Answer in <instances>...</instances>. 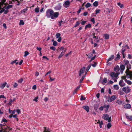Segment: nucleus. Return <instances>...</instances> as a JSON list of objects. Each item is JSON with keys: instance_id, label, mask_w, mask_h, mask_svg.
<instances>
[{"instance_id": "1", "label": "nucleus", "mask_w": 132, "mask_h": 132, "mask_svg": "<svg viewBox=\"0 0 132 132\" xmlns=\"http://www.w3.org/2000/svg\"><path fill=\"white\" fill-rule=\"evenodd\" d=\"M123 62L127 66V69L126 71L128 72H129V73H132V71L129 70L131 68V65L129 63V61L125 59L123 60Z\"/></svg>"}, {"instance_id": "2", "label": "nucleus", "mask_w": 132, "mask_h": 132, "mask_svg": "<svg viewBox=\"0 0 132 132\" xmlns=\"http://www.w3.org/2000/svg\"><path fill=\"white\" fill-rule=\"evenodd\" d=\"M126 71V76H122L121 78L125 80V81H126V80H127L126 79V78H130L132 77V73H129V72Z\"/></svg>"}, {"instance_id": "3", "label": "nucleus", "mask_w": 132, "mask_h": 132, "mask_svg": "<svg viewBox=\"0 0 132 132\" xmlns=\"http://www.w3.org/2000/svg\"><path fill=\"white\" fill-rule=\"evenodd\" d=\"M53 14V11L51 9L48 10L46 11V16L48 18H51Z\"/></svg>"}, {"instance_id": "4", "label": "nucleus", "mask_w": 132, "mask_h": 132, "mask_svg": "<svg viewBox=\"0 0 132 132\" xmlns=\"http://www.w3.org/2000/svg\"><path fill=\"white\" fill-rule=\"evenodd\" d=\"M122 90L125 93H128L130 92L131 89L128 86H127L123 87Z\"/></svg>"}, {"instance_id": "5", "label": "nucleus", "mask_w": 132, "mask_h": 132, "mask_svg": "<svg viewBox=\"0 0 132 132\" xmlns=\"http://www.w3.org/2000/svg\"><path fill=\"white\" fill-rule=\"evenodd\" d=\"M71 2L67 0L65 1L63 4V5L64 7L65 8H67L69 7Z\"/></svg>"}, {"instance_id": "6", "label": "nucleus", "mask_w": 132, "mask_h": 132, "mask_svg": "<svg viewBox=\"0 0 132 132\" xmlns=\"http://www.w3.org/2000/svg\"><path fill=\"white\" fill-rule=\"evenodd\" d=\"M118 75L119 74L117 72L115 73L114 72H112L110 74V75L112 78H113L114 77L117 78L118 76Z\"/></svg>"}, {"instance_id": "7", "label": "nucleus", "mask_w": 132, "mask_h": 132, "mask_svg": "<svg viewBox=\"0 0 132 132\" xmlns=\"http://www.w3.org/2000/svg\"><path fill=\"white\" fill-rule=\"evenodd\" d=\"M59 14V13L58 12H56L54 13L53 12V14L51 18L52 19H54V18H57Z\"/></svg>"}, {"instance_id": "8", "label": "nucleus", "mask_w": 132, "mask_h": 132, "mask_svg": "<svg viewBox=\"0 0 132 132\" xmlns=\"http://www.w3.org/2000/svg\"><path fill=\"white\" fill-rule=\"evenodd\" d=\"M117 98V96L116 95H112L110 98L109 100H108V101L109 102H111L114 101Z\"/></svg>"}, {"instance_id": "9", "label": "nucleus", "mask_w": 132, "mask_h": 132, "mask_svg": "<svg viewBox=\"0 0 132 132\" xmlns=\"http://www.w3.org/2000/svg\"><path fill=\"white\" fill-rule=\"evenodd\" d=\"M85 68V67H83L80 69L79 74V76H80L84 72Z\"/></svg>"}, {"instance_id": "10", "label": "nucleus", "mask_w": 132, "mask_h": 132, "mask_svg": "<svg viewBox=\"0 0 132 132\" xmlns=\"http://www.w3.org/2000/svg\"><path fill=\"white\" fill-rule=\"evenodd\" d=\"M109 116L107 114H104L102 118L106 120H108L109 119Z\"/></svg>"}, {"instance_id": "11", "label": "nucleus", "mask_w": 132, "mask_h": 132, "mask_svg": "<svg viewBox=\"0 0 132 132\" xmlns=\"http://www.w3.org/2000/svg\"><path fill=\"white\" fill-rule=\"evenodd\" d=\"M114 55H112L107 60V61H106V63H108L109 61H111L113 59H114Z\"/></svg>"}, {"instance_id": "12", "label": "nucleus", "mask_w": 132, "mask_h": 132, "mask_svg": "<svg viewBox=\"0 0 132 132\" xmlns=\"http://www.w3.org/2000/svg\"><path fill=\"white\" fill-rule=\"evenodd\" d=\"M119 84L121 87H123L125 85V84L124 82L122 80H121L119 81Z\"/></svg>"}, {"instance_id": "13", "label": "nucleus", "mask_w": 132, "mask_h": 132, "mask_svg": "<svg viewBox=\"0 0 132 132\" xmlns=\"http://www.w3.org/2000/svg\"><path fill=\"white\" fill-rule=\"evenodd\" d=\"M123 107L124 108L126 109H129L131 108V106L130 104L128 103L124 105Z\"/></svg>"}, {"instance_id": "14", "label": "nucleus", "mask_w": 132, "mask_h": 132, "mask_svg": "<svg viewBox=\"0 0 132 132\" xmlns=\"http://www.w3.org/2000/svg\"><path fill=\"white\" fill-rule=\"evenodd\" d=\"M82 108L84 109L87 112H88L89 111V107L87 105H85L83 106Z\"/></svg>"}, {"instance_id": "15", "label": "nucleus", "mask_w": 132, "mask_h": 132, "mask_svg": "<svg viewBox=\"0 0 132 132\" xmlns=\"http://www.w3.org/2000/svg\"><path fill=\"white\" fill-rule=\"evenodd\" d=\"M126 118L129 120L130 121L132 120V116H129L127 113L125 114Z\"/></svg>"}, {"instance_id": "16", "label": "nucleus", "mask_w": 132, "mask_h": 132, "mask_svg": "<svg viewBox=\"0 0 132 132\" xmlns=\"http://www.w3.org/2000/svg\"><path fill=\"white\" fill-rule=\"evenodd\" d=\"M120 70L119 67L118 65H117L114 68V71L117 72L119 71Z\"/></svg>"}, {"instance_id": "17", "label": "nucleus", "mask_w": 132, "mask_h": 132, "mask_svg": "<svg viewBox=\"0 0 132 132\" xmlns=\"http://www.w3.org/2000/svg\"><path fill=\"white\" fill-rule=\"evenodd\" d=\"M61 5L60 4H59L57 5L55 7L54 9L56 10H59L61 9Z\"/></svg>"}, {"instance_id": "18", "label": "nucleus", "mask_w": 132, "mask_h": 132, "mask_svg": "<svg viewBox=\"0 0 132 132\" xmlns=\"http://www.w3.org/2000/svg\"><path fill=\"white\" fill-rule=\"evenodd\" d=\"M108 79L107 78H104L103 79L102 82V84H104L105 83H106Z\"/></svg>"}, {"instance_id": "19", "label": "nucleus", "mask_w": 132, "mask_h": 132, "mask_svg": "<svg viewBox=\"0 0 132 132\" xmlns=\"http://www.w3.org/2000/svg\"><path fill=\"white\" fill-rule=\"evenodd\" d=\"M120 58V56L119 55V53L118 52L117 55V57L114 58V60L115 61H117L119 60Z\"/></svg>"}, {"instance_id": "20", "label": "nucleus", "mask_w": 132, "mask_h": 132, "mask_svg": "<svg viewBox=\"0 0 132 132\" xmlns=\"http://www.w3.org/2000/svg\"><path fill=\"white\" fill-rule=\"evenodd\" d=\"M110 106L109 105H107L106 104H105L104 105V108H105V112H107L108 110V109L109 108Z\"/></svg>"}, {"instance_id": "21", "label": "nucleus", "mask_w": 132, "mask_h": 132, "mask_svg": "<svg viewBox=\"0 0 132 132\" xmlns=\"http://www.w3.org/2000/svg\"><path fill=\"white\" fill-rule=\"evenodd\" d=\"M120 68L121 69V71L122 72V73L123 71L125 69V65H121L120 66Z\"/></svg>"}, {"instance_id": "22", "label": "nucleus", "mask_w": 132, "mask_h": 132, "mask_svg": "<svg viewBox=\"0 0 132 132\" xmlns=\"http://www.w3.org/2000/svg\"><path fill=\"white\" fill-rule=\"evenodd\" d=\"M44 129L43 132H50V130L48 128L45 127H44Z\"/></svg>"}, {"instance_id": "23", "label": "nucleus", "mask_w": 132, "mask_h": 132, "mask_svg": "<svg viewBox=\"0 0 132 132\" xmlns=\"http://www.w3.org/2000/svg\"><path fill=\"white\" fill-rule=\"evenodd\" d=\"M6 84L7 83L6 82H5L3 84H1L0 87L1 88H4V87L5 86Z\"/></svg>"}, {"instance_id": "24", "label": "nucleus", "mask_w": 132, "mask_h": 132, "mask_svg": "<svg viewBox=\"0 0 132 132\" xmlns=\"http://www.w3.org/2000/svg\"><path fill=\"white\" fill-rule=\"evenodd\" d=\"M80 87V85L78 86L77 88L74 91L73 93V94L76 93L77 91L79 89Z\"/></svg>"}, {"instance_id": "25", "label": "nucleus", "mask_w": 132, "mask_h": 132, "mask_svg": "<svg viewBox=\"0 0 132 132\" xmlns=\"http://www.w3.org/2000/svg\"><path fill=\"white\" fill-rule=\"evenodd\" d=\"M104 36L105 37V39H108L109 38V35L107 34H105L104 35Z\"/></svg>"}, {"instance_id": "26", "label": "nucleus", "mask_w": 132, "mask_h": 132, "mask_svg": "<svg viewBox=\"0 0 132 132\" xmlns=\"http://www.w3.org/2000/svg\"><path fill=\"white\" fill-rule=\"evenodd\" d=\"M91 66V65L90 64H89L87 67V69H86L85 71V73L87 74V72L88 71L89 69L90 68Z\"/></svg>"}, {"instance_id": "27", "label": "nucleus", "mask_w": 132, "mask_h": 132, "mask_svg": "<svg viewBox=\"0 0 132 132\" xmlns=\"http://www.w3.org/2000/svg\"><path fill=\"white\" fill-rule=\"evenodd\" d=\"M93 5L94 6H97L98 5V2L97 1H96L93 3Z\"/></svg>"}, {"instance_id": "28", "label": "nucleus", "mask_w": 132, "mask_h": 132, "mask_svg": "<svg viewBox=\"0 0 132 132\" xmlns=\"http://www.w3.org/2000/svg\"><path fill=\"white\" fill-rule=\"evenodd\" d=\"M114 88L116 90H118L119 89V87L117 85H115L113 86Z\"/></svg>"}, {"instance_id": "29", "label": "nucleus", "mask_w": 132, "mask_h": 132, "mask_svg": "<svg viewBox=\"0 0 132 132\" xmlns=\"http://www.w3.org/2000/svg\"><path fill=\"white\" fill-rule=\"evenodd\" d=\"M125 82L129 85H131L132 84V82L130 81L127 80V79L126 80Z\"/></svg>"}, {"instance_id": "30", "label": "nucleus", "mask_w": 132, "mask_h": 132, "mask_svg": "<svg viewBox=\"0 0 132 132\" xmlns=\"http://www.w3.org/2000/svg\"><path fill=\"white\" fill-rule=\"evenodd\" d=\"M91 27V25L89 23L86 25L85 26V29H86L88 28H90Z\"/></svg>"}, {"instance_id": "31", "label": "nucleus", "mask_w": 132, "mask_h": 132, "mask_svg": "<svg viewBox=\"0 0 132 132\" xmlns=\"http://www.w3.org/2000/svg\"><path fill=\"white\" fill-rule=\"evenodd\" d=\"M18 61L17 60H15L14 61H12L11 63V64H13V63H15L16 64H18V62H16Z\"/></svg>"}, {"instance_id": "32", "label": "nucleus", "mask_w": 132, "mask_h": 132, "mask_svg": "<svg viewBox=\"0 0 132 132\" xmlns=\"http://www.w3.org/2000/svg\"><path fill=\"white\" fill-rule=\"evenodd\" d=\"M91 4L89 3H87L85 5V6L86 8H88L90 7Z\"/></svg>"}, {"instance_id": "33", "label": "nucleus", "mask_w": 132, "mask_h": 132, "mask_svg": "<svg viewBox=\"0 0 132 132\" xmlns=\"http://www.w3.org/2000/svg\"><path fill=\"white\" fill-rule=\"evenodd\" d=\"M126 51V49L124 47V46H122V49L121 51L122 54H123V53H124V52Z\"/></svg>"}, {"instance_id": "34", "label": "nucleus", "mask_w": 132, "mask_h": 132, "mask_svg": "<svg viewBox=\"0 0 132 132\" xmlns=\"http://www.w3.org/2000/svg\"><path fill=\"white\" fill-rule=\"evenodd\" d=\"M29 53L27 51H26L24 52V56L26 57L29 54Z\"/></svg>"}, {"instance_id": "35", "label": "nucleus", "mask_w": 132, "mask_h": 132, "mask_svg": "<svg viewBox=\"0 0 132 132\" xmlns=\"http://www.w3.org/2000/svg\"><path fill=\"white\" fill-rule=\"evenodd\" d=\"M90 64L91 66L92 65L93 67H95L96 66L97 63L96 62H94V64H92L91 63Z\"/></svg>"}, {"instance_id": "36", "label": "nucleus", "mask_w": 132, "mask_h": 132, "mask_svg": "<svg viewBox=\"0 0 132 132\" xmlns=\"http://www.w3.org/2000/svg\"><path fill=\"white\" fill-rule=\"evenodd\" d=\"M80 23V22L79 21H77L74 26V27H76L77 26H79Z\"/></svg>"}, {"instance_id": "37", "label": "nucleus", "mask_w": 132, "mask_h": 132, "mask_svg": "<svg viewBox=\"0 0 132 132\" xmlns=\"http://www.w3.org/2000/svg\"><path fill=\"white\" fill-rule=\"evenodd\" d=\"M12 5H8L6 7H5V9H9L10 8L12 7Z\"/></svg>"}, {"instance_id": "38", "label": "nucleus", "mask_w": 132, "mask_h": 132, "mask_svg": "<svg viewBox=\"0 0 132 132\" xmlns=\"http://www.w3.org/2000/svg\"><path fill=\"white\" fill-rule=\"evenodd\" d=\"M7 122V120L5 118H3L1 121V122L2 123L3 122Z\"/></svg>"}, {"instance_id": "39", "label": "nucleus", "mask_w": 132, "mask_h": 132, "mask_svg": "<svg viewBox=\"0 0 132 132\" xmlns=\"http://www.w3.org/2000/svg\"><path fill=\"white\" fill-rule=\"evenodd\" d=\"M27 10H28V9L27 8L24 9H23L22 10H21V12L22 13L23 12L25 13L27 11Z\"/></svg>"}, {"instance_id": "40", "label": "nucleus", "mask_w": 132, "mask_h": 132, "mask_svg": "<svg viewBox=\"0 0 132 132\" xmlns=\"http://www.w3.org/2000/svg\"><path fill=\"white\" fill-rule=\"evenodd\" d=\"M35 10L36 12L38 13L39 12V8L38 7H37L35 9Z\"/></svg>"}, {"instance_id": "41", "label": "nucleus", "mask_w": 132, "mask_h": 132, "mask_svg": "<svg viewBox=\"0 0 132 132\" xmlns=\"http://www.w3.org/2000/svg\"><path fill=\"white\" fill-rule=\"evenodd\" d=\"M111 126H112V125H111V123H108V124L107 126V127L108 128V129H109L111 127Z\"/></svg>"}, {"instance_id": "42", "label": "nucleus", "mask_w": 132, "mask_h": 132, "mask_svg": "<svg viewBox=\"0 0 132 132\" xmlns=\"http://www.w3.org/2000/svg\"><path fill=\"white\" fill-rule=\"evenodd\" d=\"M122 102L121 101H120L119 100H117L116 102V103H118L119 104H122Z\"/></svg>"}, {"instance_id": "43", "label": "nucleus", "mask_w": 132, "mask_h": 132, "mask_svg": "<svg viewBox=\"0 0 132 132\" xmlns=\"http://www.w3.org/2000/svg\"><path fill=\"white\" fill-rule=\"evenodd\" d=\"M53 45L54 46H56L57 45V42L56 41H54L53 43Z\"/></svg>"}, {"instance_id": "44", "label": "nucleus", "mask_w": 132, "mask_h": 132, "mask_svg": "<svg viewBox=\"0 0 132 132\" xmlns=\"http://www.w3.org/2000/svg\"><path fill=\"white\" fill-rule=\"evenodd\" d=\"M118 94L121 95H122L124 93L121 90H119L118 91Z\"/></svg>"}, {"instance_id": "45", "label": "nucleus", "mask_w": 132, "mask_h": 132, "mask_svg": "<svg viewBox=\"0 0 132 132\" xmlns=\"http://www.w3.org/2000/svg\"><path fill=\"white\" fill-rule=\"evenodd\" d=\"M13 101V100L12 99H11L9 101L8 103L9 104L11 105Z\"/></svg>"}, {"instance_id": "46", "label": "nucleus", "mask_w": 132, "mask_h": 132, "mask_svg": "<svg viewBox=\"0 0 132 132\" xmlns=\"http://www.w3.org/2000/svg\"><path fill=\"white\" fill-rule=\"evenodd\" d=\"M118 5L121 8H122L123 6V5L122 4H121L120 3H118Z\"/></svg>"}, {"instance_id": "47", "label": "nucleus", "mask_w": 132, "mask_h": 132, "mask_svg": "<svg viewBox=\"0 0 132 132\" xmlns=\"http://www.w3.org/2000/svg\"><path fill=\"white\" fill-rule=\"evenodd\" d=\"M24 24V23L22 20H21L20 21L19 24L20 25H23Z\"/></svg>"}, {"instance_id": "48", "label": "nucleus", "mask_w": 132, "mask_h": 132, "mask_svg": "<svg viewBox=\"0 0 132 132\" xmlns=\"http://www.w3.org/2000/svg\"><path fill=\"white\" fill-rule=\"evenodd\" d=\"M6 0H2L1 1V3H0V4L1 5H2L4 3V2H5Z\"/></svg>"}, {"instance_id": "49", "label": "nucleus", "mask_w": 132, "mask_h": 132, "mask_svg": "<svg viewBox=\"0 0 132 132\" xmlns=\"http://www.w3.org/2000/svg\"><path fill=\"white\" fill-rule=\"evenodd\" d=\"M85 97H84L82 95L81 96V97L80 99L82 101L83 100H85Z\"/></svg>"}, {"instance_id": "50", "label": "nucleus", "mask_w": 132, "mask_h": 132, "mask_svg": "<svg viewBox=\"0 0 132 132\" xmlns=\"http://www.w3.org/2000/svg\"><path fill=\"white\" fill-rule=\"evenodd\" d=\"M84 79V77H82V78L80 79V80L79 83L80 84H81L82 82V81Z\"/></svg>"}, {"instance_id": "51", "label": "nucleus", "mask_w": 132, "mask_h": 132, "mask_svg": "<svg viewBox=\"0 0 132 132\" xmlns=\"http://www.w3.org/2000/svg\"><path fill=\"white\" fill-rule=\"evenodd\" d=\"M50 49L53 50V51H55L56 50V48L55 47L53 46H52L50 47Z\"/></svg>"}, {"instance_id": "52", "label": "nucleus", "mask_w": 132, "mask_h": 132, "mask_svg": "<svg viewBox=\"0 0 132 132\" xmlns=\"http://www.w3.org/2000/svg\"><path fill=\"white\" fill-rule=\"evenodd\" d=\"M60 35H60V34H56V38H57L61 37L60 36Z\"/></svg>"}, {"instance_id": "53", "label": "nucleus", "mask_w": 132, "mask_h": 132, "mask_svg": "<svg viewBox=\"0 0 132 132\" xmlns=\"http://www.w3.org/2000/svg\"><path fill=\"white\" fill-rule=\"evenodd\" d=\"M81 22V24L82 25H84V24L86 22V21H82Z\"/></svg>"}, {"instance_id": "54", "label": "nucleus", "mask_w": 132, "mask_h": 132, "mask_svg": "<svg viewBox=\"0 0 132 132\" xmlns=\"http://www.w3.org/2000/svg\"><path fill=\"white\" fill-rule=\"evenodd\" d=\"M104 108V105L103 106H101L99 108V109L101 111H102L103 110V108Z\"/></svg>"}, {"instance_id": "55", "label": "nucleus", "mask_w": 132, "mask_h": 132, "mask_svg": "<svg viewBox=\"0 0 132 132\" xmlns=\"http://www.w3.org/2000/svg\"><path fill=\"white\" fill-rule=\"evenodd\" d=\"M100 9L96 10L95 11V13L96 14H97L100 12Z\"/></svg>"}, {"instance_id": "56", "label": "nucleus", "mask_w": 132, "mask_h": 132, "mask_svg": "<svg viewBox=\"0 0 132 132\" xmlns=\"http://www.w3.org/2000/svg\"><path fill=\"white\" fill-rule=\"evenodd\" d=\"M23 81V79L22 78H21L18 80V82L19 83H21Z\"/></svg>"}, {"instance_id": "57", "label": "nucleus", "mask_w": 132, "mask_h": 132, "mask_svg": "<svg viewBox=\"0 0 132 132\" xmlns=\"http://www.w3.org/2000/svg\"><path fill=\"white\" fill-rule=\"evenodd\" d=\"M38 97L37 96L33 99V101H35L36 102H37L38 101Z\"/></svg>"}, {"instance_id": "58", "label": "nucleus", "mask_w": 132, "mask_h": 132, "mask_svg": "<svg viewBox=\"0 0 132 132\" xmlns=\"http://www.w3.org/2000/svg\"><path fill=\"white\" fill-rule=\"evenodd\" d=\"M18 86V84L16 83L15 82L13 85V86L14 88H16Z\"/></svg>"}, {"instance_id": "59", "label": "nucleus", "mask_w": 132, "mask_h": 132, "mask_svg": "<svg viewBox=\"0 0 132 132\" xmlns=\"http://www.w3.org/2000/svg\"><path fill=\"white\" fill-rule=\"evenodd\" d=\"M36 48L37 50L39 51L40 52L42 50V48L41 47H37Z\"/></svg>"}, {"instance_id": "60", "label": "nucleus", "mask_w": 132, "mask_h": 132, "mask_svg": "<svg viewBox=\"0 0 132 132\" xmlns=\"http://www.w3.org/2000/svg\"><path fill=\"white\" fill-rule=\"evenodd\" d=\"M58 38L59 39H57V41L58 42H60L61 41V37H60Z\"/></svg>"}, {"instance_id": "61", "label": "nucleus", "mask_w": 132, "mask_h": 132, "mask_svg": "<svg viewBox=\"0 0 132 132\" xmlns=\"http://www.w3.org/2000/svg\"><path fill=\"white\" fill-rule=\"evenodd\" d=\"M128 58L129 59H131L132 57L130 54H128Z\"/></svg>"}, {"instance_id": "62", "label": "nucleus", "mask_w": 132, "mask_h": 132, "mask_svg": "<svg viewBox=\"0 0 132 132\" xmlns=\"http://www.w3.org/2000/svg\"><path fill=\"white\" fill-rule=\"evenodd\" d=\"M32 88L33 89L35 90L36 89V85H34L32 86Z\"/></svg>"}, {"instance_id": "63", "label": "nucleus", "mask_w": 132, "mask_h": 132, "mask_svg": "<svg viewBox=\"0 0 132 132\" xmlns=\"http://www.w3.org/2000/svg\"><path fill=\"white\" fill-rule=\"evenodd\" d=\"M16 111L18 114L20 113V110L19 109L16 110Z\"/></svg>"}, {"instance_id": "64", "label": "nucleus", "mask_w": 132, "mask_h": 132, "mask_svg": "<svg viewBox=\"0 0 132 132\" xmlns=\"http://www.w3.org/2000/svg\"><path fill=\"white\" fill-rule=\"evenodd\" d=\"M108 93L110 94H111L112 93L111 92V89L110 88L109 89Z\"/></svg>"}]
</instances>
